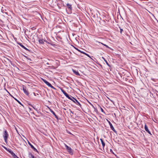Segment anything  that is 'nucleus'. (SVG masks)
<instances>
[{
	"label": "nucleus",
	"mask_w": 158,
	"mask_h": 158,
	"mask_svg": "<svg viewBox=\"0 0 158 158\" xmlns=\"http://www.w3.org/2000/svg\"><path fill=\"white\" fill-rule=\"evenodd\" d=\"M50 87H51V88H52V89H56L54 86H53L52 85H51V86H50Z\"/></svg>",
	"instance_id": "nucleus-26"
},
{
	"label": "nucleus",
	"mask_w": 158,
	"mask_h": 158,
	"mask_svg": "<svg viewBox=\"0 0 158 158\" xmlns=\"http://www.w3.org/2000/svg\"><path fill=\"white\" fill-rule=\"evenodd\" d=\"M151 80H152L153 81H155V79L154 78H151Z\"/></svg>",
	"instance_id": "nucleus-33"
},
{
	"label": "nucleus",
	"mask_w": 158,
	"mask_h": 158,
	"mask_svg": "<svg viewBox=\"0 0 158 158\" xmlns=\"http://www.w3.org/2000/svg\"><path fill=\"white\" fill-rule=\"evenodd\" d=\"M15 129H16V131L18 133V134H19V132H18V130H17V129H16V128H15Z\"/></svg>",
	"instance_id": "nucleus-34"
},
{
	"label": "nucleus",
	"mask_w": 158,
	"mask_h": 158,
	"mask_svg": "<svg viewBox=\"0 0 158 158\" xmlns=\"http://www.w3.org/2000/svg\"><path fill=\"white\" fill-rule=\"evenodd\" d=\"M105 62L106 63V64L109 66H110L109 64V63L107 62V61L106 60H105Z\"/></svg>",
	"instance_id": "nucleus-23"
},
{
	"label": "nucleus",
	"mask_w": 158,
	"mask_h": 158,
	"mask_svg": "<svg viewBox=\"0 0 158 158\" xmlns=\"http://www.w3.org/2000/svg\"><path fill=\"white\" fill-rule=\"evenodd\" d=\"M28 156L30 158H35L34 156L31 153H29L28 154Z\"/></svg>",
	"instance_id": "nucleus-14"
},
{
	"label": "nucleus",
	"mask_w": 158,
	"mask_h": 158,
	"mask_svg": "<svg viewBox=\"0 0 158 158\" xmlns=\"http://www.w3.org/2000/svg\"><path fill=\"white\" fill-rule=\"evenodd\" d=\"M119 28H120V33L121 34H122V32L123 31V29H122L120 28V27H119Z\"/></svg>",
	"instance_id": "nucleus-25"
},
{
	"label": "nucleus",
	"mask_w": 158,
	"mask_h": 158,
	"mask_svg": "<svg viewBox=\"0 0 158 158\" xmlns=\"http://www.w3.org/2000/svg\"><path fill=\"white\" fill-rule=\"evenodd\" d=\"M73 73L77 75H80V74L78 71L74 70V69H73Z\"/></svg>",
	"instance_id": "nucleus-13"
},
{
	"label": "nucleus",
	"mask_w": 158,
	"mask_h": 158,
	"mask_svg": "<svg viewBox=\"0 0 158 158\" xmlns=\"http://www.w3.org/2000/svg\"><path fill=\"white\" fill-rule=\"evenodd\" d=\"M24 56L27 59H28V60H31V59H28V58H27V57H27V56Z\"/></svg>",
	"instance_id": "nucleus-30"
},
{
	"label": "nucleus",
	"mask_w": 158,
	"mask_h": 158,
	"mask_svg": "<svg viewBox=\"0 0 158 158\" xmlns=\"http://www.w3.org/2000/svg\"><path fill=\"white\" fill-rule=\"evenodd\" d=\"M61 92L67 98L71 100L74 102L76 104L79 106L80 107L81 106V105L80 102L75 98L72 97L71 95H69L62 88L60 89Z\"/></svg>",
	"instance_id": "nucleus-1"
},
{
	"label": "nucleus",
	"mask_w": 158,
	"mask_h": 158,
	"mask_svg": "<svg viewBox=\"0 0 158 158\" xmlns=\"http://www.w3.org/2000/svg\"><path fill=\"white\" fill-rule=\"evenodd\" d=\"M3 135L5 142L6 143L7 142V139L9 135L7 131L6 130H5L4 131Z\"/></svg>",
	"instance_id": "nucleus-2"
},
{
	"label": "nucleus",
	"mask_w": 158,
	"mask_h": 158,
	"mask_svg": "<svg viewBox=\"0 0 158 158\" xmlns=\"http://www.w3.org/2000/svg\"><path fill=\"white\" fill-rule=\"evenodd\" d=\"M65 147L66 148V149H67V151L70 153V154L71 153H72L73 152V150L72 149V148H70V147H69L68 145H67L66 144H65Z\"/></svg>",
	"instance_id": "nucleus-5"
},
{
	"label": "nucleus",
	"mask_w": 158,
	"mask_h": 158,
	"mask_svg": "<svg viewBox=\"0 0 158 158\" xmlns=\"http://www.w3.org/2000/svg\"><path fill=\"white\" fill-rule=\"evenodd\" d=\"M67 6V8L66 9V10L68 11V12L69 14H71L72 12V7L71 5L67 3L66 4Z\"/></svg>",
	"instance_id": "nucleus-3"
},
{
	"label": "nucleus",
	"mask_w": 158,
	"mask_h": 158,
	"mask_svg": "<svg viewBox=\"0 0 158 158\" xmlns=\"http://www.w3.org/2000/svg\"><path fill=\"white\" fill-rule=\"evenodd\" d=\"M74 48H75V49H76V50H77V51H78V52H80V50L78 49V48H77L74 47H73Z\"/></svg>",
	"instance_id": "nucleus-27"
},
{
	"label": "nucleus",
	"mask_w": 158,
	"mask_h": 158,
	"mask_svg": "<svg viewBox=\"0 0 158 158\" xmlns=\"http://www.w3.org/2000/svg\"><path fill=\"white\" fill-rule=\"evenodd\" d=\"M109 100L111 102H112L113 104H114V101H113V100L109 99Z\"/></svg>",
	"instance_id": "nucleus-29"
},
{
	"label": "nucleus",
	"mask_w": 158,
	"mask_h": 158,
	"mask_svg": "<svg viewBox=\"0 0 158 158\" xmlns=\"http://www.w3.org/2000/svg\"><path fill=\"white\" fill-rule=\"evenodd\" d=\"M42 80L47 85H48L49 87H50V86H51V84L45 80L44 79H42Z\"/></svg>",
	"instance_id": "nucleus-11"
},
{
	"label": "nucleus",
	"mask_w": 158,
	"mask_h": 158,
	"mask_svg": "<svg viewBox=\"0 0 158 158\" xmlns=\"http://www.w3.org/2000/svg\"><path fill=\"white\" fill-rule=\"evenodd\" d=\"M108 123L110 125V128L111 129L114 131V132L115 133H117V131H116L115 130V129H114V127L113 125H112V124H111V123H110V122L108 120Z\"/></svg>",
	"instance_id": "nucleus-4"
},
{
	"label": "nucleus",
	"mask_w": 158,
	"mask_h": 158,
	"mask_svg": "<svg viewBox=\"0 0 158 158\" xmlns=\"http://www.w3.org/2000/svg\"><path fill=\"white\" fill-rule=\"evenodd\" d=\"M99 43H101V44H102L104 46H106V48H109V49H111V48H110V47H108V45H106V44H103V43H101V42H99Z\"/></svg>",
	"instance_id": "nucleus-19"
},
{
	"label": "nucleus",
	"mask_w": 158,
	"mask_h": 158,
	"mask_svg": "<svg viewBox=\"0 0 158 158\" xmlns=\"http://www.w3.org/2000/svg\"><path fill=\"white\" fill-rule=\"evenodd\" d=\"M14 99H15L19 104L20 105H21L22 106H23V104L21 103L18 100H17V99H16L15 98H13Z\"/></svg>",
	"instance_id": "nucleus-18"
},
{
	"label": "nucleus",
	"mask_w": 158,
	"mask_h": 158,
	"mask_svg": "<svg viewBox=\"0 0 158 158\" xmlns=\"http://www.w3.org/2000/svg\"><path fill=\"white\" fill-rule=\"evenodd\" d=\"M100 109L101 110V111L102 112H103L105 114V112L104 111V110H103V109L101 107H100Z\"/></svg>",
	"instance_id": "nucleus-22"
},
{
	"label": "nucleus",
	"mask_w": 158,
	"mask_h": 158,
	"mask_svg": "<svg viewBox=\"0 0 158 158\" xmlns=\"http://www.w3.org/2000/svg\"><path fill=\"white\" fill-rule=\"evenodd\" d=\"M50 111L55 116V117L56 118L58 119V116L56 115L55 114V112L52 110V109H50Z\"/></svg>",
	"instance_id": "nucleus-12"
},
{
	"label": "nucleus",
	"mask_w": 158,
	"mask_h": 158,
	"mask_svg": "<svg viewBox=\"0 0 158 158\" xmlns=\"http://www.w3.org/2000/svg\"><path fill=\"white\" fill-rule=\"evenodd\" d=\"M38 41L39 43L41 44H44V43L43 40L39 39V40Z\"/></svg>",
	"instance_id": "nucleus-17"
},
{
	"label": "nucleus",
	"mask_w": 158,
	"mask_h": 158,
	"mask_svg": "<svg viewBox=\"0 0 158 158\" xmlns=\"http://www.w3.org/2000/svg\"><path fill=\"white\" fill-rule=\"evenodd\" d=\"M9 153L14 158H19L15 154V153L11 151H9Z\"/></svg>",
	"instance_id": "nucleus-9"
},
{
	"label": "nucleus",
	"mask_w": 158,
	"mask_h": 158,
	"mask_svg": "<svg viewBox=\"0 0 158 158\" xmlns=\"http://www.w3.org/2000/svg\"><path fill=\"white\" fill-rule=\"evenodd\" d=\"M28 143L29 145L31 146V148L34 150V151L38 152V151L36 149L34 146L29 141H28Z\"/></svg>",
	"instance_id": "nucleus-6"
},
{
	"label": "nucleus",
	"mask_w": 158,
	"mask_h": 158,
	"mask_svg": "<svg viewBox=\"0 0 158 158\" xmlns=\"http://www.w3.org/2000/svg\"><path fill=\"white\" fill-rule=\"evenodd\" d=\"M44 41L46 42V43L47 44H51V45H53L52 44L49 43V42H48L46 40H44Z\"/></svg>",
	"instance_id": "nucleus-21"
},
{
	"label": "nucleus",
	"mask_w": 158,
	"mask_h": 158,
	"mask_svg": "<svg viewBox=\"0 0 158 158\" xmlns=\"http://www.w3.org/2000/svg\"><path fill=\"white\" fill-rule=\"evenodd\" d=\"M23 90L25 94L27 96H28L29 95V93L28 92L27 90H26V88L23 87Z\"/></svg>",
	"instance_id": "nucleus-10"
},
{
	"label": "nucleus",
	"mask_w": 158,
	"mask_h": 158,
	"mask_svg": "<svg viewBox=\"0 0 158 158\" xmlns=\"http://www.w3.org/2000/svg\"><path fill=\"white\" fill-rule=\"evenodd\" d=\"M90 104L92 105V106H93V107L94 108V109L95 111H98V110H97V108H96L94 106H93L92 104L91 103H90Z\"/></svg>",
	"instance_id": "nucleus-20"
},
{
	"label": "nucleus",
	"mask_w": 158,
	"mask_h": 158,
	"mask_svg": "<svg viewBox=\"0 0 158 158\" xmlns=\"http://www.w3.org/2000/svg\"><path fill=\"white\" fill-rule=\"evenodd\" d=\"M80 52H81V53H83V54H84L85 55H86L87 56H88V57H90V58H91V57H90V56H89V55L88 54H87V53H85V52H83V51H81V50H80Z\"/></svg>",
	"instance_id": "nucleus-16"
},
{
	"label": "nucleus",
	"mask_w": 158,
	"mask_h": 158,
	"mask_svg": "<svg viewBox=\"0 0 158 158\" xmlns=\"http://www.w3.org/2000/svg\"><path fill=\"white\" fill-rule=\"evenodd\" d=\"M31 106L33 108H34V109L35 110H36V111H37L38 113V110L37 108H35V107H34V106H32V105H31Z\"/></svg>",
	"instance_id": "nucleus-24"
},
{
	"label": "nucleus",
	"mask_w": 158,
	"mask_h": 158,
	"mask_svg": "<svg viewBox=\"0 0 158 158\" xmlns=\"http://www.w3.org/2000/svg\"><path fill=\"white\" fill-rule=\"evenodd\" d=\"M102 58L104 60V61H105V60H106L103 57H102Z\"/></svg>",
	"instance_id": "nucleus-36"
},
{
	"label": "nucleus",
	"mask_w": 158,
	"mask_h": 158,
	"mask_svg": "<svg viewBox=\"0 0 158 158\" xmlns=\"http://www.w3.org/2000/svg\"><path fill=\"white\" fill-rule=\"evenodd\" d=\"M46 64L49 65V64L48 62H47V63H46Z\"/></svg>",
	"instance_id": "nucleus-35"
},
{
	"label": "nucleus",
	"mask_w": 158,
	"mask_h": 158,
	"mask_svg": "<svg viewBox=\"0 0 158 158\" xmlns=\"http://www.w3.org/2000/svg\"><path fill=\"white\" fill-rule=\"evenodd\" d=\"M18 44L21 47H22V48H23L25 49V50H26L27 51H28L29 52H30V51L29 49H27V48H26L24 45H23L21 43H18Z\"/></svg>",
	"instance_id": "nucleus-7"
},
{
	"label": "nucleus",
	"mask_w": 158,
	"mask_h": 158,
	"mask_svg": "<svg viewBox=\"0 0 158 158\" xmlns=\"http://www.w3.org/2000/svg\"><path fill=\"white\" fill-rule=\"evenodd\" d=\"M144 129L149 134L152 135L151 134V132L150 131L148 130V126H147V125L145 124V126H144Z\"/></svg>",
	"instance_id": "nucleus-8"
},
{
	"label": "nucleus",
	"mask_w": 158,
	"mask_h": 158,
	"mask_svg": "<svg viewBox=\"0 0 158 158\" xmlns=\"http://www.w3.org/2000/svg\"><path fill=\"white\" fill-rule=\"evenodd\" d=\"M141 158H143V157H141Z\"/></svg>",
	"instance_id": "nucleus-38"
},
{
	"label": "nucleus",
	"mask_w": 158,
	"mask_h": 158,
	"mask_svg": "<svg viewBox=\"0 0 158 158\" xmlns=\"http://www.w3.org/2000/svg\"><path fill=\"white\" fill-rule=\"evenodd\" d=\"M70 112L72 113V114H74V112L72 111V110H70Z\"/></svg>",
	"instance_id": "nucleus-32"
},
{
	"label": "nucleus",
	"mask_w": 158,
	"mask_h": 158,
	"mask_svg": "<svg viewBox=\"0 0 158 158\" xmlns=\"http://www.w3.org/2000/svg\"><path fill=\"white\" fill-rule=\"evenodd\" d=\"M67 132L69 134H72V133L69 131H67Z\"/></svg>",
	"instance_id": "nucleus-31"
},
{
	"label": "nucleus",
	"mask_w": 158,
	"mask_h": 158,
	"mask_svg": "<svg viewBox=\"0 0 158 158\" xmlns=\"http://www.w3.org/2000/svg\"><path fill=\"white\" fill-rule=\"evenodd\" d=\"M110 151H112V150L111 149H110Z\"/></svg>",
	"instance_id": "nucleus-37"
},
{
	"label": "nucleus",
	"mask_w": 158,
	"mask_h": 158,
	"mask_svg": "<svg viewBox=\"0 0 158 158\" xmlns=\"http://www.w3.org/2000/svg\"><path fill=\"white\" fill-rule=\"evenodd\" d=\"M100 140L101 141L103 147V148H104V146H105V143L104 142V141H103V140L102 139H100Z\"/></svg>",
	"instance_id": "nucleus-15"
},
{
	"label": "nucleus",
	"mask_w": 158,
	"mask_h": 158,
	"mask_svg": "<svg viewBox=\"0 0 158 158\" xmlns=\"http://www.w3.org/2000/svg\"><path fill=\"white\" fill-rule=\"evenodd\" d=\"M33 94L34 95V96H36V94H37V95H39L38 94H35V93H34V92H33Z\"/></svg>",
	"instance_id": "nucleus-28"
}]
</instances>
